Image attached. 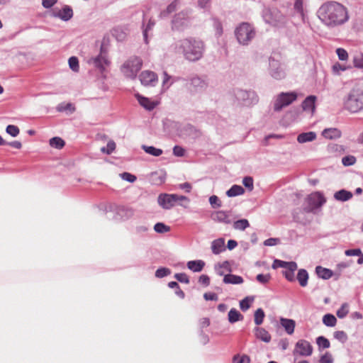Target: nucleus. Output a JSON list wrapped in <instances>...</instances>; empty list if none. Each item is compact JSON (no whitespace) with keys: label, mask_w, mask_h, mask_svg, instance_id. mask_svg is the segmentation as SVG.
I'll list each match as a JSON object with an SVG mask.
<instances>
[{"label":"nucleus","mask_w":363,"mask_h":363,"mask_svg":"<svg viewBox=\"0 0 363 363\" xmlns=\"http://www.w3.org/2000/svg\"><path fill=\"white\" fill-rule=\"evenodd\" d=\"M349 313L348 304L343 303L337 311V315L339 318H344Z\"/></svg>","instance_id":"53"},{"label":"nucleus","mask_w":363,"mask_h":363,"mask_svg":"<svg viewBox=\"0 0 363 363\" xmlns=\"http://www.w3.org/2000/svg\"><path fill=\"white\" fill-rule=\"evenodd\" d=\"M316 138V133L315 132H307L299 134L297 137V141L299 143H305L307 142L313 141Z\"/></svg>","instance_id":"28"},{"label":"nucleus","mask_w":363,"mask_h":363,"mask_svg":"<svg viewBox=\"0 0 363 363\" xmlns=\"http://www.w3.org/2000/svg\"><path fill=\"white\" fill-rule=\"evenodd\" d=\"M177 8V2L176 1L172 2L166 9L162 11L160 13L161 18H167L169 14L174 12Z\"/></svg>","instance_id":"36"},{"label":"nucleus","mask_w":363,"mask_h":363,"mask_svg":"<svg viewBox=\"0 0 363 363\" xmlns=\"http://www.w3.org/2000/svg\"><path fill=\"white\" fill-rule=\"evenodd\" d=\"M352 196L353 194L352 192L345 189H341L335 193L334 198L335 200L339 201H347L352 199Z\"/></svg>","instance_id":"26"},{"label":"nucleus","mask_w":363,"mask_h":363,"mask_svg":"<svg viewBox=\"0 0 363 363\" xmlns=\"http://www.w3.org/2000/svg\"><path fill=\"white\" fill-rule=\"evenodd\" d=\"M354 66L357 68H363V53L356 54L353 57Z\"/></svg>","instance_id":"48"},{"label":"nucleus","mask_w":363,"mask_h":363,"mask_svg":"<svg viewBox=\"0 0 363 363\" xmlns=\"http://www.w3.org/2000/svg\"><path fill=\"white\" fill-rule=\"evenodd\" d=\"M154 230L158 233H164L170 230V227L163 223H157L154 225Z\"/></svg>","instance_id":"45"},{"label":"nucleus","mask_w":363,"mask_h":363,"mask_svg":"<svg viewBox=\"0 0 363 363\" xmlns=\"http://www.w3.org/2000/svg\"><path fill=\"white\" fill-rule=\"evenodd\" d=\"M142 67V60L138 57H131L121 66L123 74L129 79H135Z\"/></svg>","instance_id":"7"},{"label":"nucleus","mask_w":363,"mask_h":363,"mask_svg":"<svg viewBox=\"0 0 363 363\" xmlns=\"http://www.w3.org/2000/svg\"><path fill=\"white\" fill-rule=\"evenodd\" d=\"M313 353V347L309 342L305 340H298L295 345L294 354L302 357L311 356Z\"/></svg>","instance_id":"12"},{"label":"nucleus","mask_w":363,"mask_h":363,"mask_svg":"<svg viewBox=\"0 0 363 363\" xmlns=\"http://www.w3.org/2000/svg\"><path fill=\"white\" fill-rule=\"evenodd\" d=\"M213 26L216 30V35L220 37L223 34V26L221 22L218 19H214Z\"/></svg>","instance_id":"57"},{"label":"nucleus","mask_w":363,"mask_h":363,"mask_svg":"<svg viewBox=\"0 0 363 363\" xmlns=\"http://www.w3.org/2000/svg\"><path fill=\"white\" fill-rule=\"evenodd\" d=\"M326 203V198L320 191H314L306 198L303 211L315 213Z\"/></svg>","instance_id":"5"},{"label":"nucleus","mask_w":363,"mask_h":363,"mask_svg":"<svg viewBox=\"0 0 363 363\" xmlns=\"http://www.w3.org/2000/svg\"><path fill=\"white\" fill-rule=\"evenodd\" d=\"M174 194H160L157 198V203L163 209H171L175 205Z\"/></svg>","instance_id":"14"},{"label":"nucleus","mask_w":363,"mask_h":363,"mask_svg":"<svg viewBox=\"0 0 363 363\" xmlns=\"http://www.w3.org/2000/svg\"><path fill=\"white\" fill-rule=\"evenodd\" d=\"M316 16L328 29L342 26L350 19L347 8L336 1H328L322 4L316 11Z\"/></svg>","instance_id":"1"},{"label":"nucleus","mask_w":363,"mask_h":363,"mask_svg":"<svg viewBox=\"0 0 363 363\" xmlns=\"http://www.w3.org/2000/svg\"><path fill=\"white\" fill-rule=\"evenodd\" d=\"M225 250V240L223 238H218L211 242V250L215 255H218Z\"/></svg>","instance_id":"23"},{"label":"nucleus","mask_w":363,"mask_h":363,"mask_svg":"<svg viewBox=\"0 0 363 363\" xmlns=\"http://www.w3.org/2000/svg\"><path fill=\"white\" fill-rule=\"evenodd\" d=\"M116 149V143L113 140L108 142L106 147H102L101 152L107 155L111 154Z\"/></svg>","instance_id":"44"},{"label":"nucleus","mask_w":363,"mask_h":363,"mask_svg":"<svg viewBox=\"0 0 363 363\" xmlns=\"http://www.w3.org/2000/svg\"><path fill=\"white\" fill-rule=\"evenodd\" d=\"M186 266L193 272H200L205 266V262L201 259L191 260L187 262Z\"/></svg>","instance_id":"22"},{"label":"nucleus","mask_w":363,"mask_h":363,"mask_svg":"<svg viewBox=\"0 0 363 363\" xmlns=\"http://www.w3.org/2000/svg\"><path fill=\"white\" fill-rule=\"evenodd\" d=\"M211 219L218 223H223L225 224L231 223L229 213L224 211H218L211 214Z\"/></svg>","instance_id":"18"},{"label":"nucleus","mask_w":363,"mask_h":363,"mask_svg":"<svg viewBox=\"0 0 363 363\" xmlns=\"http://www.w3.org/2000/svg\"><path fill=\"white\" fill-rule=\"evenodd\" d=\"M250 226L249 221L247 219H240L233 223V228L235 230H244Z\"/></svg>","instance_id":"38"},{"label":"nucleus","mask_w":363,"mask_h":363,"mask_svg":"<svg viewBox=\"0 0 363 363\" xmlns=\"http://www.w3.org/2000/svg\"><path fill=\"white\" fill-rule=\"evenodd\" d=\"M184 80L185 78L180 77H176L173 78L172 76L169 75L167 72H164L161 92L164 93L167 91L174 82Z\"/></svg>","instance_id":"15"},{"label":"nucleus","mask_w":363,"mask_h":363,"mask_svg":"<svg viewBox=\"0 0 363 363\" xmlns=\"http://www.w3.org/2000/svg\"><path fill=\"white\" fill-rule=\"evenodd\" d=\"M174 278L179 282L189 284V278L185 273H177L174 274Z\"/></svg>","instance_id":"58"},{"label":"nucleus","mask_w":363,"mask_h":363,"mask_svg":"<svg viewBox=\"0 0 363 363\" xmlns=\"http://www.w3.org/2000/svg\"><path fill=\"white\" fill-rule=\"evenodd\" d=\"M298 97L296 91L281 92L273 99L272 106L275 112L281 111L284 108L289 106Z\"/></svg>","instance_id":"6"},{"label":"nucleus","mask_w":363,"mask_h":363,"mask_svg":"<svg viewBox=\"0 0 363 363\" xmlns=\"http://www.w3.org/2000/svg\"><path fill=\"white\" fill-rule=\"evenodd\" d=\"M280 324L289 335H291L294 333L296 325V323L294 320L281 318Z\"/></svg>","instance_id":"21"},{"label":"nucleus","mask_w":363,"mask_h":363,"mask_svg":"<svg viewBox=\"0 0 363 363\" xmlns=\"http://www.w3.org/2000/svg\"><path fill=\"white\" fill-rule=\"evenodd\" d=\"M356 158L354 156L348 155L342 157V163L344 166H350L355 163Z\"/></svg>","instance_id":"56"},{"label":"nucleus","mask_w":363,"mask_h":363,"mask_svg":"<svg viewBox=\"0 0 363 363\" xmlns=\"http://www.w3.org/2000/svg\"><path fill=\"white\" fill-rule=\"evenodd\" d=\"M50 145L56 149H62L65 145V141L59 137H54L50 140Z\"/></svg>","instance_id":"39"},{"label":"nucleus","mask_w":363,"mask_h":363,"mask_svg":"<svg viewBox=\"0 0 363 363\" xmlns=\"http://www.w3.org/2000/svg\"><path fill=\"white\" fill-rule=\"evenodd\" d=\"M121 177L127 182H134L136 180V177L130 173L128 172H123L121 174Z\"/></svg>","instance_id":"62"},{"label":"nucleus","mask_w":363,"mask_h":363,"mask_svg":"<svg viewBox=\"0 0 363 363\" xmlns=\"http://www.w3.org/2000/svg\"><path fill=\"white\" fill-rule=\"evenodd\" d=\"M243 281L244 280L242 277L233 274H225L223 277V282L225 284H241Z\"/></svg>","instance_id":"25"},{"label":"nucleus","mask_w":363,"mask_h":363,"mask_svg":"<svg viewBox=\"0 0 363 363\" xmlns=\"http://www.w3.org/2000/svg\"><path fill=\"white\" fill-rule=\"evenodd\" d=\"M6 131L12 137H16L19 134V128L13 125H9L6 127Z\"/></svg>","instance_id":"54"},{"label":"nucleus","mask_w":363,"mask_h":363,"mask_svg":"<svg viewBox=\"0 0 363 363\" xmlns=\"http://www.w3.org/2000/svg\"><path fill=\"white\" fill-rule=\"evenodd\" d=\"M174 49L177 52L182 53L186 60L196 62L203 57L205 45L201 40L187 38L177 41Z\"/></svg>","instance_id":"2"},{"label":"nucleus","mask_w":363,"mask_h":363,"mask_svg":"<svg viewBox=\"0 0 363 363\" xmlns=\"http://www.w3.org/2000/svg\"><path fill=\"white\" fill-rule=\"evenodd\" d=\"M255 331L257 339L267 343L271 341V335L264 328L257 327L255 329Z\"/></svg>","instance_id":"24"},{"label":"nucleus","mask_w":363,"mask_h":363,"mask_svg":"<svg viewBox=\"0 0 363 363\" xmlns=\"http://www.w3.org/2000/svg\"><path fill=\"white\" fill-rule=\"evenodd\" d=\"M142 149L147 154L152 156L158 157L160 156L163 151L162 149L155 147L153 146L142 145Z\"/></svg>","instance_id":"37"},{"label":"nucleus","mask_w":363,"mask_h":363,"mask_svg":"<svg viewBox=\"0 0 363 363\" xmlns=\"http://www.w3.org/2000/svg\"><path fill=\"white\" fill-rule=\"evenodd\" d=\"M269 74L276 80H281L286 76L284 65L273 57L269 58Z\"/></svg>","instance_id":"9"},{"label":"nucleus","mask_w":363,"mask_h":363,"mask_svg":"<svg viewBox=\"0 0 363 363\" xmlns=\"http://www.w3.org/2000/svg\"><path fill=\"white\" fill-rule=\"evenodd\" d=\"M75 110L74 106L71 103H61L57 106V111L59 112H64L69 111L70 113L74 112Z\"/></svg>","instance_id":"43"},{"label":"nucleus","mask_w":363,"mask_h":363,"mask_svg":"<svg viewBox=\"0 0 363 363\" xmlns=\"http://www.w3.org/2000/svg\"><path fill=\"white\" fill-rule=\"evenodd\" d=\"M234 33L239 45L248 46L255 38L257 31L252 24L242 22L236 26Z\"/></svg>","instance_id":"3"},{"label":"nucleus","mask_w":363,"mask_h":363,"mask_svg":"<svg viewBox=\"0 0 363 363\" xmlns=\"http://www.w3.org/2000/svg\"><path fill=\"white\" fill-rule=\"evenodd\" d=\"M139 79L144 86H155L157 82V75L154 72L145 70L140 73Z\"/></svg>","instance_id":"13"},{"label":"nucleus","mask_w":363,"mask_h":363,"mask_svg":"<svg viewBox=\"0 0 363 363\" xmlns=\"http://www.w3.org/2000/svg\"><path fill=\"white\" fill-rule=\"evenodd\" d=\"M171 274V270L166 267H160L155 272V277L157 278H163Z\"/></svg>","instance_id":"50"},{"label":"nucleus","mask_w":363,"mask_h":363,"mask_svg":"<svg viewBox=\"0 0 363 363\" xmlns=\"http://www.w3.org/2000/svg\"><path fill=\"white\" fill-rule=\"evenodd\" d=\"M113 35L116 36L118 40H123L125 38V33L119 28L113 30Z\"/></svg>","instance_id":"63"},{"label":"nucleus","mask_w":363,"mask_h":363,"mask_svg":"<svg viewBox=\"0 0 363 363\" xmlns=\"http://www.w3.org/2000/svg\"><path fill=\"white\" fill-rule=\"evenodd\" d=\"M215 270L218 275L225 276L226 272H231L230 263L228 261H225L220 264H218L215 266Z\"/></svg>","instance_id":"29"},{"label":"nucleus","mask_w":363,"mask_h":363,"mask_svg":"<svg viewBox=\"0 0 363 363\" xmlns=\"http://www.w3.org/2000/svg\"><path fill=\"white\" fill-rule=\"evenodd\" d=\"M135 97L138 99L140 106L145 108L146 110L151 111L155 108L157 103L151 101L150 99L143 96L139 94H135Z\"/></svg>","instance_id":"20"},{"label":"nucleus","mask_w":363,"mask_h":363,"mask_svg":"<svg viewBox=\"0 0 363 363\" xmlns=\"http://www.w3.org/2000/svg\"><path fill=\"white\" fill-rule=\"evenodd\" d=\"M297 280L299 283V284L302 287H305L308 284V274L307 271L304 269H301L298 270L297 274Z\"/></svg>","instance_id":"32"},{"label":"nucleus","mask_w":363,"mask_h":363,"mask_svg":"<svg viewBox=\"0 0 363 363\" xmlns=\"http://www.w3.org/2000/svg\"><path fill=\"white\" fill-rule=\"evenodd\" d=\"M320 363H333V358L329 352H326L325 354L321 356L320 359Z\"/></svg>","instance_id":"64"},{"label":"nucleus","mask_w":363,"mask_h":363,"mask_svg":"<svg viewBox=\"0 0 363 363\" xmlns=\"http://www.w3.org/2000/svg\"><path fill=\"white\" fill-rule=\"evenodd\" d=\"M189 13L186 11H182L175 14L172 21V28L173 30H183L188 26Z\"/></svg>","instance_id":"11"},{"label":"nucleus","mask_w":363,"mask_h":363,"mask_svg":"<svg viewBox=\"0 0 363 363\" xmlns=\"http://www.w3.org/2000/svg\"><path fill=\"white\" fill-rule=\"evenodd\" d=\"M245 192L244 189L239 185H233L230 189L226 191V195L228 197H234L242 195Z\"/></svg>","instance_id":"34"},{"label":"nucleus","mask_w":363,"mask_h":363,"mask_svg":"<svg viewBox=\"0 0 363 363\" xmlns=\"http://www.w3.org/2000/svg\"><path fill=\"white\" fill-rule=\"evenodd\" d=\"M69 66L70 69L74 72H78L79 69V60L77 57H71L69 60Z\"/></svg>","instance_id":"49"},{"label":"nucleus","mask_w":363,"mask_h":363,"mask_svg":"<svg viewBox=\"0 0 363 363\" xmlns=\"http://www.w3.org/2000/svg\"><path fill=\"white\" fill-rule=\"evenodd\" d=\"M89 62L99 69L101 72H104L105 70V67L109 64V61L106 57L102 54L99 55L96 57L91 58L89 60Z\"/></svg>","instance_id":"17"},{"label":"nucleus","mask_w":363,"mask_h":363,"mask_svg":"<svg viewBox=\"0 0 363 363\" xmlns=\"http://www.w3.org/2000/svg\"><path fill=\"white\" fill-rule=\"evenodd\" d=\"M345 109L351 113H357L363 109V89L353 88L343 99Z\"/></svg>","instance_id":"4"},{"label":"nucleus","mask_w":363,"mask_h":363,"mask_svg":"<svg viewBox=\"0 0 363 363\" xmlns=\"http://www.w3.org/2000/svg\"><path fill=\"white\" fill-rule=\"evenodd\" d=\"M209 203L213 208H218L221 206V202L217 196L213 195L209 198Z\"/></svg>","instance_id":"60"},{"label":"nucleus","mask_w":363,"mask_h":363,"mask_svg":"<svg viewBox=\"0 0 363 363\" xmlns=\"http://www.w3.org/2000/svg\"><path fill=\"white\" fill-rule=\"evenodd\" d=\"M52 16L64 21H67L73 16V11L70 6H65L61 10L53 11Z\"/></svg>","instance_id":"16"},{"label":"nucleus","mask_w":363,"mask_h":363,"mask_svg":"<svg viewBox=\"0 0 363 363\" xmlns=\"http://www.w3.org/2000/svg\"><path fill=\"white\" fill-rule=\"evenodd\" d=\"M316 343L319 348L327 349L330 346L329 340L323 336H319L317 337Z\"/></svg>","instance_id":"46"},{"label":"nucleus","mask_w":363,"mask_h":363,"mask_svg":"<svg viewBox=\"0 0 363 363\" xmlns=\"http://www.w3.org/2000/svg\"><path fill=\"white\" fill-rule=\"evenodd\" d=\"M322 135L328 139H336L341 136V131L337 128H326L323 130Z\"/></svg>","instance_id":"27"},{"label":"nucleus","mask_w":363,"mask_h":363,"mask_svg":"<svg viewBox=\"0 0 363 363\" xmlns=\"http://www.w3.org/2000/svg\"><path fill=\"white\" fill-rule=\"evenodd\" d=\"M297 264L295 262H294L287 267L286 270L284 272V275L288 281H295L294 272L297 269Z\"/></svg>","instance_id":"31"},{"label":"nucleus","mask_w":363,"mask_h":363,"mask_svg":"<svg viewBox=\"0 0 363 363\" xmlns=\"http://www.w3.org/2000/svg\"><path fill=\"white\" fill-rule=\"evenodd\" d=\"M262 18L266 23L274 26H277V21L273 18L272 12L269 9L263 11Z\"/></svg>","instance_id":"35"},{"label":"nucleus","mask_w":363,"mask_h":363,"mask_svg":"<svg viewBox=\"0 0 363 363\" xmlns=\"http://www.w3.org/2000/svg\"><path fill=\"white\" fill-rule=\"evenodd\" d=\"M242 184L250 191L253 189V179L251 177H245L242 179Z\"/></svg>","instance_id":"59"},{"label":"nucleus","mask_w":363,"mask_h":363,"mask_svg":"<svg viewBox=\"0 0 363 363\" xmlns=\"http://www.w3.org/2000/svg\"><path fill=\"white\" fill-rule=\"evenodd\" d=\"M323 323L328 327H333L337 323L336 318L332 314H325L323 318Z\"/></svg>","instance_id":"40"},{"label":"nucleus","mask_w":363,"mask_h":363,"mask_svg":"<svg viewBox=\"0 0 363 363\" xmlns=\"http://www.w3.org/2000/svg\"><path fill=\"white\" fill-rule=\"evenodd\" d=\"M184 81L187 82L186 86L191 94H196L205 91L208 85V81L205 77L196 74L190 76L188 79H185Z\"/></svg>","instance_id":"8"},{"label":"nucleus","mask_w":363,"mask_h":363,"mask_svg":"<svg viewBox=\"0 0 363 363\" xmlns=\"http://www.w3.org/2000/svg\"><path fill=\"white\" fill-rule=\"evenodd\" d=\"M317 97L313 95L307 96L302 102L301 106L304 111L313 113L315 109V101Z\"/></svg>","instance_id":"19"},{"label":"nucleus","mask_w":363,"mask_h":363,"mask_svg":"<svg viewBox=\"0 0 363 363\" xmlns=\"http://www.w3.org/2000/svg\"><path fill=\"white\" fill-rule=\"evenodd\" d=\"M334 337L342 343L346 342L348 339L347 333L342 330L335 332Z\"/></svg>","instance_id":"51"},{"label":"nucleus","mask_w":363,"mask_h":363,"mask_svg":"<svg viewBox=\"0 0 363 363\" xmlns=\"http://www.w3.org/2000/svg\"><path fill=\"white\" fill-rule=\"evenodd\" d=\"M254 301V298L252 296H247L240 301V307L242 311H247L251 303Z\"/></svg>","instance_id":"41"},{"label":"nucleus","mask_w":363,"mask_h":363,"mask_svg":"<svg viewBox=\"0 0 363 363\" xmlns=\"http://www.w3.org/2000/svg\"><path fill=\"white\" fill-rule=\"evenodd\" d=\"M294 262H285L281 261L279 259H275L272 264V268L277 269L278 267L285 268L286 269L287 267L291 264Z\"/></svg>","instance_id":"52"},{"label":"nucleus","mask_w":363,"mask_h":363,"mask_svg":"<svg viewBox=\"0 0 363 363\" xmlns=\"http://www.w3.org/2000/svg\"><path fill=\"white\" fill-rule=\"evenodd\" d=\"M242 315L235 308H231L228 312V321L230 323H235L238 320H242Z\"/></svg>","instance_id":"33"},{"label":"nucleus","mask_w":363,"mask_h":363,"mask_svg":"<svg viewBox=\"0 0 363 363\" xmlns=\"http://www.w3.org/2000/svg\"><path fill=\"white\" fill-rule=\"evenodd\" d=\"M336 53L338 56L339 60H347L348 58L347 52L343 48H337L336 50Z\"/></svg>","instance_id":"61"},{"label":"nucleus","mask_w":363,"mask_h":363,"mask_svg":"<svg viewBox=\"0 0 363 363\" xmlns=\"http://www.w3.org/2000/svg\"><path fill=\"white\" fill-rule=\"evenodd\" d=\"M294 9L297 13L303 16V0H295Z\"/></svg>","instance_id":"55"},{"label":"nucleus","mask_w":363,"mask_h":363,"mask_svg":"<svg viewBox=\"0 0 363 363\" xmlns=\"http://www.w3.org/2000/svg\"><path fill=\"white\" fill-rule=\"evenodd\" d=\"M235 96L239 101L246 106L255 105L259 101L258 96L252 90L238 89L235 91Z\"/></svg>","instance_id":"10"},{"label":"nucleus","mask_w":363,"mask_h":363,"mask_svg":"<svg viewBox=\"0 0 363 363\" xmlns=\"http://www.w3.org/2000/svg\"><path fill=\"white\" fill-rule=\"evenodd\" d=\"M155 21H153L152 20H149L147 26L143 29V38H144V41L146 44L148 43L147 33L153 28V27L155 26Z\"/></svg>","instance_id":"47"},{"label":"nucleus","mask_w":363,"mask_h":363,"mask_svg":"<svg viewBox=\"0 0 363 363\" xmlns=\"http://www.w3.org/2000/svg\"><path fill=\"white\" fill-rule=\"evenodd\" d=\"M265 314L262 308H258L255 311L254 315V321L257 325H259L263 323Z\"/></svg>","instance_id":"42"},{"label":"nucleus","mask_w":363,"mask_h":363,"mask_svg":"<svg viewBox=\"0 0 363 363\" xmlns=\"http://www.w3.org/2000/svg\"><path fill=\"white\" fill-rule=\"evenodd\" d=\"M315 272L318 277L323 279H329L333 277V272L332 270L324 268L321 266H318L315 267Z\"/></svg>","instance_id":"30"}]
</instances>
